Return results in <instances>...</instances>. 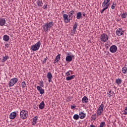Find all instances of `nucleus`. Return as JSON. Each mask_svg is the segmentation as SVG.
Returning a JSON list of instances; mask_svg holds the SVG:
<instances>
[{
    "instance_id": "1",
    "label": "nucleus",
    "mask_w": 127,
    "mask_h": 127,
    "mask_svg": "<svg viewBox=\"0 0 127 127\" xmlns=\"http://www.w3.org/2000/svg\"><path fill=\"white\" fill-rule=\"evenodd\" d=\"M54 25V23H53L52 21L50 22L49 23H45L43 25L44 31H45V32H48V29H50V28H51Z\"/></svg>"
},
{
    "instance_id": "2",
    "label": "nucleus",
    "mask_w": 127,
    "mask_h": 127,
    "mask_svg": "<svg viewBox=\"0 0 127 127\" xmlns=\"http://www.w3.org/2000/svg\"><path fill=\"white\" fill-rule=\"evenodd\" d=\"M40 45H41V43H40V41H39L35 45L31 46V50L34 52L37 51V50H39V48H40Z\"/></svg>"
},
{
    "instance_id": "3",
    "label": "nucleus",
    "mask_w": 127,
    "mask_h": 127,
    "mask_svg": "<svg viewBox=\"0 0 127 127\" xmlns=\"http://www.w3.org/2000/svg\"><path fill=\"white\" fill-rule=\"evenodd\" d=\"M20 118L22 120H26L28 116V112L25 110H22L20 112Z\"/></svg>"
},
{
    "instance_id": "4",
    "label": "nucleus",
    "mask_w": 127,
    "mask_h": 127,
    "mask_svg": "<svg viewBox=\"0 0 127 127\" xmlns=\"http://www.w3.org/2000/svg\"><path fill=\"white\" fill-rule=\"evenodd\" d=\"M100 40L102 42H107L109 40V36L105 33L101 34L100 36Z\"/></svg>"
},
{
    "instance_id": "5",
    "label": "nucleus",
    "mask_w": 127,
    "mask_h": 127,
    "mask_svg": "<svg viewBox=\"0 0 127 127\" xmlns=\"http://www.w3.org/2000/svg\"><path fill=\"white\" fill-rule=\"evenodd\" d=\"M17 82H18V79L15 77L12 78L9 82V87H13V86H14V84H16Z\"/></svg>"
},
{
    "instance_id": "6",
    "label": "nucleus",
    "mask_w": 127,
    "mask_h": 127,
    "mask_svg": "<svg viewBox=\"0 0 127 127\" xmlns=\"http://www.w3.org/2000/svg\"><path fill=\"white\" fill-rule=\"evenodd\" d=\"M104 104L103 103L101 104V105H100L99 107L97 109V116H101L102 114H103V112H104Z\"/></svg>"
},
{
    "instance_id": "7",
    "label": "nucleus",
    "mask_w": 127,
    "mask_h": 127,
    "mask_svg": "<svg viewBox=\"0 0 127 127\" xmlns=\"http://www.w3.org/2000/svg\"><path fill=\"white\" fill-rule=\"evenodd\" d=\"M109 50L111 53H116L118 50V47L113 45L110 47Z\"/></svg>"
},
{
    "instance_id": "8",
    "label": "nucleus",
    "mask_w": 127,
    "mask_h": 127,
    "mask_svg": "<svg viewBox=\"0 0 127 127\" xmlns=\"http://www.w3.org/2000/svg\"><path fill=\"white\" fill-rule=\"evenodd\" d=\"M125 31H123V28H119L116 30V33L118 36H122Z\"/></svg>"
},
{
    "instance_id": "9",
    "label": "nucleus",
    "mask_w": 127,
    "mask_h": 127,
    "mask_svg": "<svg viewBox=\"0 0 127 127\" xmlns=\"http://www.w3.org/2000/svg\"><path fill=\"white\" fill-rule=\"evenodd\" d=\"M63 18L64 22L65 23H68V22H70L71 19L68 18V15L66 14H63Z\"/></svg>"
},
{
    "instance_id": "10",
    "label": "nucleus",
    "mask_w": 127,
    "mask_h": 127,
    "mask_svg": "<svg viewBox=\"0 0 127 127\" xmlns=\"http://www.w3.org/2000/svg\"><path fill=\"white\" fill-rule=\"evenodd\" d=\"M38 120V116H34L32 119L33 121L32 122V126H35L37 124V120Z\"/></svg>"
},
{
    "instance_id": "11",
    "label": "nucleus",
    "mask_w": 127,
    "mask_h": 127,
    "mask_svg": "<svg viewBox=\"0 0 127 127\" xmlns=\"http://www.w3.org/2000/svg\"><path fill=\"white\" fill-rule=\"evenodd\" d=\"M6 23V21L5 20V19L3 18H0V26H3V25H5Z\"/></svg>"
},
{
    "instance_id": "12",
    "label": "nucleus",
    "mask_w": 127,
    "mask_h": 127,
    "mask_svg": "<svg viewBox=\"0 0 127 127\" xmlns=\"http://www.w3.org/2000/svg\"><path fill=\"white\" fill-rule=\"evenodd\" d=\"M16 117V112H14L11 113L9 115V119L10 120H14L15 118Z\"/></svg>"
},
{
    "instance_id": "13",
    "label": "nucleus",
    "mask_w": 127,
    "mask_h": 127,
    "mask_svg": "<svg viewBox=\"0 0 127 127\" xmlns=\"http://www.w3.org/2000/svg\"><path fill=\"white\" fill-rule=\"evenodd\" d=\"M47 78H48L49 83L52 81V73H51V72H48L47 74Z\"/></svg>"
},
{
    "instance_id": "14",
    "label": "nucleus",
    "mask_w": 127,
    "mask_h": 127,
    "mask_svg": "<svg viewBox=\"0 0 127 127\" xmlns=\"http://www.w3.org/2000/svg\"><path fill=\"white\" fill-rule=\"evenodd\" d=\"M81 102L83 104H87V103H89V99H88L87 96H84L82 99Z\"/></svg>"
},
{
    "instance_id": "15",
    "label": "nucleus",
    "mask_w": 127,
    "mask_h": 127,
    "mask_svg": "<svg viewBox=\"0 0 127 127\" xmlns=\"http://www.w3.org/2000/svg\"><path fill=\"white\" fill-rule=\"evenodd\" d=\"M37 89L39 91L41 95H43V94H44V89L41 88L40 86H37Z\"/></svg>"
},
{
    "instance_id": "16",
    "label": "nucleus",
    "mask_w": 127,
    "mask_h": 127,
    "mask_svg": "<svg viewBox=\"0 0 127 127\" xmlns=\"http://www.w3.org/2000/svg\"><path fill=\"white\" fill-rule=\"evenodd\" d=\"M79 118H80L81 120H83V119H84V118H86V114L83 113V112H79Z\"/></svg>"
},
{
    "instance_id": "17",
    "label": "nucleus",
    "mask_w": 127,
    "mask_h": 127,
    "mask_svg": "<svg viewBox=\"0 0 127 127\" xmlns=\"http://www.w3.org/2000/svg\"><path fill=\"white\" fill-rule=\"evenodd\" d=\"M36 3L38 6H39V7L43 6V2H42V0H37Z\"/></svg>"
},
{
    "instance_id": "18",
    "label": "nucleus",
    "mask_w": 127,
    "mask_h": 127,
    "mask_svg": "<svg viewBox=\"0 0 127 127\" xmlns=\"http://www.w3.org/2000/svg\"><path fill=\"white\" fill-rule=\"evenodd\" d=\"M78 26V23L75 22L74 25L73 26V31L74 34H76V30L77 29V27Z\"/></svg>"
},
{
    "instance_id": "19",
    "label": "nucleus",
    "mask_w": 127,
    "mask_h": 127,
    "mask_svg": "<svg viewBox=\"0 0 127 127\" xmlns=\"http://www.w3.org/2000/svg\"><path fill=\"white\" fill-rule=\"evenodd\" d=\"M45 107V104L44 103V101H42L39 106V108L40 110H43L44 107Z\"/></svg>"
},
{
    "instance_id": "20",
    "label": "nucleus",
    "mask_w": 127,
    "mask_h": 127,
    "mask_svg": "<svg viewBox=\"0 0 127 127\" xmlns=\"http://www.w3.org/2000/svg\"><path fill=\"white\" fill-rule=\"evenodd\" d=\"M3 40L5 42H7L9 40V36L7 35H4L3 37Z\"/></svg>"
},
{
    "instance_id": "21",
    "label": "nucleus",
    "mask_w": 127,
    "mask_h": 127,
    "mask_svg": "<svg viewBox=\"0 0 127 127\" xmlns=\"http://www.w3.org/2000/svg\"><path fill=\"white\" fill-rule=\"evenodd\" d=\"M76 18L77 19H81L82 18V12H78L76 13Z\"/></svg>"
},
{
    "instance_id": "22",
    "label": "nucleus",
    "mask_w": 127,
    "mask_h": 127,
    "mask_svg": "<svg viewBox=\"0 0 127 127\" xmlns=\"http://www.w3.org/2000/svg\"><path fill=\"white\" fill-rule=\"evenodd\" d=\"M66 62H71L72 61V57L71 56H67L65 58Z\"/></svg>"
},
{
    "instance_id": "23",
    "label": "nucleus",
    "mask_w": 127,
    "mask_h": 127,
    "mask_svg": "<svg viewBox=\"0 0 127 127\" xmlns=\"http://www.w3.org/2000/svg\"><path fill=\"white\" fill-rule=\"evenodd\" d=\"M75 75H72L70 76H67L66 77V80L67 81H70V80H72L75 78Z\"/></svg>"
},
{
    "instance_id": "24",
    "label": "nucleus",
    "mask_w": 127,
    "mask_h": 127,
    "mask_svg": "<svg viewBox=\"0 0 127 127\" xmlns=\"http://www.w3.org/2000/svg\"><path fill=\"white\" fill-rule=\"evenodd\" d=\"M110 4H108L106 3H105V2H103L102 4V7H104L105 8H109V6Z\"/></svg>"
},
{
    "instance_id": "25",
    "label": "nucleus",
    "mask_w": 127,
    "mask_h": 127,
    "mask_svg": "<svg viewBox=\"0 0 127 127\" xmlns=\"http://www.w3.org/2000/svg\"><path fill=\"white\" fill-rule=\"evenodd\" d=\"M9 59V57H8V56H5V57H3V58L1 60V62L3 63V62H5V61H6V60H7V59Z\"/></svg>"
},
{
    "instance_id": "26",
    "label": "nucleus",
    "mask_w": 127,
    "mask_h": 127,
    "mask_svg": "<svg viewBox=\"0 0 127 127\" xmlns=\"http://www.w3.org/2000/svg\"><path fill=\"white\" fill-rule=\"evenodd\" d=\"M127 16V12H123V13L121 14V17L122 19L126 18Z\"/></svg>"
},
{
    "instance_id": "27",
    "label": "nucleus",
    "mask_w": 127,
    "mask_h": 127,
    "mask_svg": "<svg viewBox=\"0 0 127 127\" xmlns=\"http://www.w3.org/2000/svg\"><path fill=\"white\" fill-rule=\"evenodd\" d=\"M74 10H73L68 12V14H70V15L71 16V18H69L70 20H72L73 19V15L74 14Z\"/></svg>"
},
{
    "instance_id": "28",
    "label": "nucleus",
    "mask_w": 127,
    "mask_h": 127,
    "mask_svg": "<svg viewBox=\"0 0 127 127\" xmlns=\"http://www.w3.org/2000/svg\"><path fill=\"white\" fill-rule=\"evenodd\" d=\"M122 73L124 74H127V67H124L122 68Z\"/></svg>"
},
{
    "instance_id": "29",
    "label": "nucleus",
    "mask_w": 127,
    "mask_h": 127,
    "mask_svg": "<svg viewBox=\"0 0 127 127\" xmlns=\"http://www.w3.org/2000/svg\"><path fill=\"white\" fill-rule=\"evenodd\" d=\"M116 83L117 85H120V84H122V80L120 78H118L116 79Z\"/></svg>"
},
{
    "instance_id": "30",
    "label": "nucleus",
    "mask_w": 127,
    "mask_h": 127,
    "mask_svg": "<svg viewBox=\"0 0 127 127\" xmlns=\"http://www.w3.org/2000/svg\"><path fill=\"white\" fill-rule=\"evenodd\" d=\"M79 118H80V116L78 114H75L73 116V119H74V120H75L76 121H78V120H79Z\"/></svg>"
},
{
    "instance_id": "31",
    "label": "nucleus",
    "mask_w": 127,
    "mask_h": 127,
    "mask_svg": "<svg viewBox=\"0 0 127 127\" xmlns=\"http://www.w3.org/2000/svg\"><path fill=\"white\" fill-rule=\"evenodd\" d=\"M117 6V3L115 2H113L112 5H111V8L112 9H115V7Z\"/></svg>"
},
{
    "instance_id": "32",
    "label": "nucleus",
    "mask_w": 127,
    "mask_h": 127,
    "mask_svg": "<svg viewBox=\"0 0 127 127\" xmlns=\"http://www.w3.org/2000/svg\"><path fill=\"white\" fill-rule=\"evenodd\" d=\"M21 86H22V88L23 89L25 88V87H26V83H25V81H23L21 83Z\"/></svg>"
},
{
    "instance_id": "33",
    "label": "nucleus",
    "mask_w": 127,
    "mask_h": 127,
    "mask_svg": "<svg viewBox=\"0 0 127 127\" xmlns=\"http://www.w3.org/2000/svg\"><path fill=\"white\" fill-rule=\"evenodd\" d=\"M91 121H93L94 120H96L97 119V117H96V114L92 115V116L91 117Z\"/></svg>"
},
{
    "instance_id": "34",
    "label": "nucleus",
    "mask_w": 127,
    "mask_h": 127,
    "mask_svg": "<svg viewBox=\"0 0 127 127\" xmlns=\"http://www.w3.org/2000/svg\"><path fill=\"white\" fill-rule=\"evenodd\" d=\"M60 56H61V54H59V55H58L57 56H56V58H55V59H56V60H57L58 61H59L60 60Z\"/></svg>"
},
{
    "instance_id": "35",
    "label": "nucleus",
    "mask_w": 127,
    "mask_h": 127,
    "mask_svg": "<svg viewBox=\"0 0 127 127\" xmlns=\"http://www.w3.org/2000/svg\"><path fill=\"white\" fill-rule=\"evenodd\" d=\"M113 94H114V92H113L112 93L107 92V95H108V97H109V98H111V97H113Z\"/></svg>"
},
{
    "instance_id": "36",
    "label": "nucleus",
    "mask_w": 127,
    "mask_h": 127,
    "mask_svg": "<svg viewBox=\"0 0 127 127\" xmlns=\"http://www.w3.org/2000/svg\"><path fill=\"white\" fill-rule=\"evenodd\" d=\"M70 72H72V70H69L68 71L65 73V76H70Z\"/></svg>"
},
{
    "instance_id": "37",
    "label": "nucleus",
    "mask_w": 127,
    "mask_h": 127,
    "mask_svg": "<svg viewBox=\"0 0 127 127\" xmlns=\"http://www.w3.org/2000/svg\"><path fill=\"white\" fill-rule=\"evenodd\" d=\"M123 115H127V106L126 107H125V109L124 110V112L123 113Z\"/></svg>"
},
{
    "instance_id": "38",
    "label": "nucleus",
    "mask_w": 127,
    "mask_h": 127,
    "mask_svg": "<svg viewBox=\"0 0 127 127\" xmlns=\"http://www.w3.org/2000/svg\"><path fill=\"white\" fill-rule=\"evenodd\" d=\"M43 86H44V85H43V81H40V87L41 88H43Z\"/></svg>"
},
{
    "instance_id": "39",
    "label": "nucleus",
    "mask_w": 127,
    "mask_h": 127,
    "mask_svg": "<svg viewBox=\"0 0 127 127\" xmlns=\"http://www.w3.org/2000/svg\"><path fill=\"white\" fill-rule=\"evenodd\" d=\"M111 0H104L103 2H105V3H106V4H110L109 3V2Z\"/></svg>"
},
{
    "instance_id": "40",
    "label": "nucleus",
    "mask_w": 127,
    "mask_h": 127,
    "mask_svg": "<svg viewBox=\"0 0 127 127\" xmlns=\"http://www.w3.org/2000/svg\"><path fill=\"white\" fill-rule=\"evenodd\" d=\"M43 9H47V4H45L43 5Z\"/></svg>"
},
{
    "instance_id": "41",
    "label": "nucleus",
    "mask_w": 127,
    "mask_h": 127,
    "mask_svg": "<svg viewBox=\"0 0 127 127\" xmlns=\"http://www.w3.org/2000/svg\"><path fill=\"white\" fill-rule=\"evenodd\" d=\"M76 108V105L75 104H73V105L71 106V110H74Z\"/></svg>"
},
{
    "instance_id": "42",
    "label": "nucleus",
    "mask_w": 127,
    "mask_h": 127,
    "mask_svg": "<svg viewBox=\"0 0 127 127\" xmlns=\"http://www.w3.org/2000/svg\"><path fill=\"white\" fill-rule=\"evenodd\" d=\"M106 9H107V8H104L102 10H101L100 11L101 13H104V11L106 10Z\"/></svg>"
},
{
    "instance_id": "43",
    "label": "nucleus",
    "mask_w": 127,
    "mask_h": 127,
    "mask_svg": "<svg viewBox=\"0 0 127 127\" xmlns=\"http://www.w3.org/2000/svg\"><path fill=\"white\" fill-rule=\"evenodd\" d=\"M47 60V57H46V58H45L44 61H43V63H46V61Z\"/></svg>"
},
{
    "instance_id": "44",
    "label": "nucleus",
    "mask_w": 127,
    "mask_h": 127,
    "mask_svg": "<svg viewBox=\"0 0 127 127\" xmlns=\"http://www.w3.org/2000/svg\"><path fill=\"white\" fill-rule=\"evenodd\" d=\"M59 61H57L56 59H55L54 61V64H56V63H57V62H58Z\"/></svg>"
},
{
    "instance_id": "45",
    "label": "nucleus",
    "mask_w": 127,
    "mask_h": 127,
    "mask_svg": "<svg viewBox=\"0 0 127 127\" xmlns=\"http://www.w3.org/2000/svg\"><path fill=\"white\" fill-rule=\"evenodd\" d=\"M5 48H8V44H5Z\"/></svg>"
},
{
    "instance_id": "46",
    "label": "nucleus",
    "mask_w": 127,
    "mask_h": 127,
    "mask_svg": "<svg viewBox=\"0 0 127 127\" xmlns=\"http://www.w3.org/2000/svg\"><path fill=\"white\" fill-rule=\"evenodd\" d=\"M105 48H106V49H108L109 48V45L107 44L105 45Z\"/></svg>"
},
{
    "instance_id": "47",
    "label": "nucleus",
    "mask_w": 127,
    "mask_h": 127,
    "mask_svg": "<svg viewBox=\"0 0 127 127\" xmlns=\"http://www.w3.org/2000/svg\"><path fill=\"white\" fill-rule=\"evenodd\" d=\"M90 127H96V126H95L94 125H91Z\"/></svg>"
},
{
    "instance_id": "48",
    "label": "nucleus",
    "mask_w": 127,
    "mask_h": 127,
    "mask_svg": "<svg viewBox=\"0 0 127 127\" xmlns=\"http://www.w3.org/2000/svg\"><path fill=\"white\" fill-rule=\"evenodd\" d=\"M68 17L69 18H71V17H72V16H71L70 14H68Z\"/></svg>"
},
{
    "instance_id": "49",
    "label": "nucleus",
    "mask_w": 127,
    "mask_h": 127,
    "mask_svg": "<svg viewBox=\"0 0 127 127\" xmlns=\"http://www.w3.org/2000/svg\"><path fill=\"white\" fill-rule=\"evenodd\" d=\"M34 109H35V110H37V109H38V107L35 106L34 107Z\"/></svg>"
},
{
    "instance_id": "50",
    "label": "nucleus",
    "mask_w": 127,
    "mask_h": 127,
    "mask_svg": "<svg viewBox=\"0 0 127 127\" xmlns=\"http://www.w3.org/2000/svg\"><path fill=\"white\" fill-rule=\"evenodd\" d=\"M109 94H112V90H110L109 91H108Z\"/></svg>"
},
{
    "instance_id": "51",
    "label": "nucleus",
    "mask_w": 127,
    "mask_h": 127,
    "mask_svg": "<svg viewBox=\"0 0 127 127\" xmlns=\"http://www.w3.org/2000/svg\"><path fill=\"white\" fill-rule=\"evenodd\" d=\"M82 15H83V16H86V13H83L82 14Z\"/></svg>"
},
{
    "instance_id": "52",
    "label": "nucleus",
    "mask_w": 127,
    "mask_h": 127,
    "mask_svg": "<svg viewBox=\"0 0 127 127\" xmlns=\"http://www.w3.org/2000/svg\"><path fill=\"white\" fill-rule=\"evenodd\" d=\"M71 59H72L73 58H74V55H71Z\"/></svg>"
},
{
    "instance_id": "53",
    "label": "nucleus",
    "mask_w": 127,
    "mask_h": 127,
    "mask_svg": "<svg viewBox=\"0 0 127 127\" xmlns=\"http://www.w3.org/2000/svg\"><path fill=\"white\" fill-rule=\"evenodd\" d=\"M72 100V97H70V98H69V101H71Z\"/></svg>"
},
{
    "instance_id": "54",
    "label": "nucleus",
    "mask_w": 127,
    "mask_h": 127,
    "mask_svg": "<svg viewBox=\"0 0 127 127\" xmlns=\"http://www.w3.org/2000/svg\"><path fill=\"white\" fill-rule=\"evenodd\" d=\"M74 17H75V15H74Z\"/></svg>"
}]
</instances>
